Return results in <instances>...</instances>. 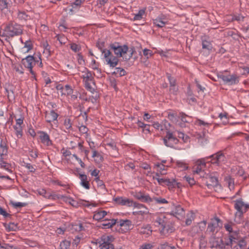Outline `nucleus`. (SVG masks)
Listing matches in <instances>:
<instances>
[{
  "instance_id": "nucleus-1",
  "label": "nucleus",
  "mask_w": 249,
  "mask_h": 249,
  "mask_svg": "<svg viewBox=\"0 0 249 249\" xmlns=\"http://www.w3.org/2000/svg\"><path fill=\"white\" fill-rule=\"evenodd\" d=\"M22 32V27L20 25L14 22H10L6 25L2 36L8 38L13 37L20 35Z\"/></svg>"
},
{
  "instance_id": "nucleus-2",
  "label": "nucleus",
  "mask_w": 249,
  "mask_h": 249,
  "mask_svg": "<svg viewBox=\"0 0 249 249\" xmlns=\"http://www.w3.org/2000/svg\"><path fill=\"white\" fill-rule=\"evenodd\" d=\"M230 241L227 243H224L221 237H216L214 234H213L210 238L209 242L211 248H215L218 249H224L226 246L231 245L232 247L233 242L236 243V238L232 235H230Z\"/></svg>"
},
{
  "instance_id": "nucleus-3",
  "label": "nucleus",
  "mask_w": 249,
  "mask_h": 249,
  "mask_svg": "<svg viewBox=\"0 0 249 249\" xmlns=\"http://www.w3.org/2000/svg\"><path fill=\"white\" fill-rule=\"evenodd\" d=\"M104 44V42H98L96 43V46L100 50L102 53H104V58L107 64L109 65L110 67H115L118 64L119 59L115 57L110 50L103 49Z\"/></svg>"
},
{
  "instance_id": "nucleus-4",
  "label": "nucleus",
  "mask_w": 249,
  "mask_h": 249,
  "mask_svg": "<svg viewBox=\"0 0 249 249\" xmlns=\"http://www.w3.org/2000/svg\"><path fill=\"white\" fill-rule=\"evenodd\" d=\"M155 222L158 223L159 225L161 226L160 232L163 235L172 233L175 230L172 222L164 216L157 217Z\"/></svg>"
},
{
  "instance_id": "nucleus-5",
  "label": "nucleus",
  "mask_w": 249,
  "mask_h": 249,
  "mask_svg": "<svg viewBox=\"0 0 249 249\" xmlns=\"http://www.w3.org/2000/svg\"><path fill=\"white\" fill-rule=\"evenodd\" d=\"M84 71H82L84 74L81 76L83 78L85 84V88L89 91L92 92L94 89L90 86V83H93V77L92 75L91 71H90L87 68L84 67Z\"/></svg>"
},
{
  "instance_id": "nucleus-6",
  "label": "nucleus",
  "mask_w": 249,
  "mask_h": 249,
  "mask_svg": "<svg viewBox=\"0 0 249 249\" xmlns=\"http://www.w3.org/2000/svg\"><path fill=\"white\" fill-rule=\"evenodd\" d=\"M110 48L114 51L115 54L116 55V57L123 56V54L126 53L128 51V46L126 45L121 46L118 42H114L110 44Z\"/></svg>"
},
{
  "instance_id": "nucleus-7",
  "label": "nucleus",
  "mask_w": 249,
  "mask_h": 249,
  "mask_svg": "<svg viewBox=\"0 0 249 249\" xmlns=\"http://www.w3.org/2000/svg\"><path fill=\"white\" fill-rule=\"evenodd\" d=\"M38 60H36V58L32 55H28L25 58L22 59V63L25 67L29 69L30 73L35 77V72L33 70V65H35L36 63L38 62Z\"/></svg>"
},
{
  "instance_id": "nucleus-8",
  "label": "nucleus",
  "mask_w": 249,
  "mask_h": 249,
  "mask_svg": "<svg viewBox=\"0 0 249 249\" xmlns=\"http://www.w3.org/2000/svg\"><path fill=\"white\" fill-rule=\"evenodd\" d=\"M210 158H212L211 161L213 164H216L218 166L221 165L226 161L225 156L221 151L211 155Z\"/></svg>"
},
{
  "instance_id": "nucleus-9",
  "label": "nucleus",
  "mask_w": 249,
  "mask_h": 249,
  "mask_svg": "<svg viewBox=\"0 0 249 249\" xmlns=\"http://www.w3.org/2000/svg\"><path fill=\"white\" fill-rule=\"evenodd\" d=\"M205 174V176H203V178L206 180V184L209 189L216 187L218 185V178L213 174Z\"/></svg>"
},
{
  "instance_id": "nucleus-10",
  "label": "nucleus",
  "mask_w": 249,
  "mask_h": 249,
  "mask_svg": "<svg viewBox=\"0 0 249 249\" xmlns=\"http://www.w3.org/2000/svg\"><path fill=\"white\" fill-rule=\"evenodd\" d=\"M218 76L223 81L224 83L229 85H234L237 84L239 82L238 76L235 74L226 75L222 74L219 75Z\"/></svg>"
},
{
  "instance_id": "nucleus-11",
  "label": "nucleus",
  "mask_w": 249,
  "mask_h": 249,
  "mask_svg": "<svg viewBox=\"0 0 249 249\" xmlns=\"http://www.w3.org/2000/svg\"><path fill=\"white\" fill-rule=\"evenodd\" d=\"M164 144L167 147H172L173 144L176 143L178 139L173 136L172 132L168 131L165 137L163 139Z\"/></svg>"
},
{
  "instance_id": "nucleus-12",
  "label": "nucleus",
  "mask_w": 249,
  "mask_h": 249,
  "mask_svg": "<svg viewBox=\"0 0 249 249\" xmlns=\"http://www.w3.org/2000/svg\"><path fill=\"white\" fill-rule=\"evenodd\" d=\"M132 206L139 209V211L133 212L132 213L134 215H143L149 213L148 209L143 204L133 202Z\"/></svg>"
},
{
  "instance_id": "nucleus-13",
  "label": "nucleus",
  "mask_w": 249,
  "mask_h": 249,
  "mask_svg": "<svg viewBox=\"0 0 249 249\" xmlns=\"http://www.w3.org/2000/svg\"><path fill=\"white\" fill-rule=\"evenodd\" d=\"M245 203L242 201V199L236 200L234 204V208L237 211L235 213V216L241 217L243 216V213H245L244 210L242 209V207H244Z\"/></svg>"
},
{
  "instance_id": "nucleus-14",
  "label": "nucleus",
  "mask_w": 249,
  "mask_h": 249,
  "mask_svg": "<svg viewBox=\"0 0 249 249\" xmlns=\"http://www.w3.org/2000/svg\"><path fill=\"white\" fill-rule=\"evenodd\" d=\"M220 222L221 220L219 218L216 217H214L213 219H212V222L209 223L207 231L212 232L213 234L216 229L219 226V223Z\"/></svg>"
},
{
  "instance_id": "nucleus-15",
  "label": "nucleus",
  "mask_w": 249,
  "mask_h": 249,
  "mask_svg": "<svg viewBox=\"0 0 249 249\" xmlns=\"http://www.w3.org/2000/svg\"><path fill=\"white\" fill-rule=\"evenodd\" d=\"M114 201L118 204L123 206H132L133 204L132 200L123 197H117L113 199Z\"/></svg>"
},
{
  "instance_id": "nucleus-16",
  "label": "nucleus",
  "mask_w": 249,
  "mask_h": 249,
  "mask_svg": "<svg viewBox=\"0 0 249 249\" xmlns=\"http://www.w3.org/2000/svg\"><path fill=\"white\" fill-rule=\"evenodd\" d=\"M109 236L107 237L103 236L101 237V241H103L102 243L100 242H98L100 244V249H114V246L113 244L108 242Z\"/></svg>"
},
{
  "instance_id": "nucleus-17",
  "label": "nucleus",
  "mask_w": 249,
  "mask_h": 249,
  "mask_svg": "<svg viewBox=\"0 0 249 249\" xmlns=\"http://www.w3.org/2000/svg\"><path fill=\"white\" fill-rule=\"evenodd\" d=\"M39 139L42 143L47 146H49L52 144V141L50 139L49 136L47 133L44 131H39Z\"/></svg>"
},
{
  "instance_id": "nucleus-18",
  "label": "nucleus",
  "mask_w": 249,
  "mask_h": 249,
  "mask_svg": "<svg viewBox=\"0 0 249 249\" xmlns=\"http://www.w3.org/2000/svg\"><path fill=\"white\" fill-rule=\"evenodd\" d=\"M138 232L141 234L150 235L152 234V230L150 225H144L137 229Z\"/></svg>"
},
{
  "instance_id": "nucleus-19",
  "label": "nucleus",
  "mask_w": 249,
  "mask_h": 249,
  "mask_svg": "<svg viewBox=\"0 0 249 249\" xmlns=\"http://www.w3.org/2000/svg\"><path fill=\"white\" fill-rule=\"evenodd\" d=\"M172 214L179 219L184 216L185 212L183 208L178 205L175 207L174 210L172 212Z\"/></svg>"
},
{
  "instance_id": "nucleus-20",
  "label": "nucleus",
  "mask_w": 249,
  "mask_h": 249,
  "mask_svg": "<svg viewBox=\"0 0 249 249\" xmlns=\"http://www.w3.org/2000/svg\"><path fill=\"white\" fill-rule=\"evenodd\" d=\"M116 220L114 219H105L103 220V223L101 224L100 227L104 229H109L114 225L116 224Z\"/></svg>"
},
{
  "instance_id": "nucleus-21",
  "label": "nucleus",
  "mask_w": 249,
  "mask_h": 249,
  "mask_svg": "<svg viewBox=\"0 0 249 249\" xmlns=\"http://www.w3.org/2000/svg\"><path fill=\"white\" fill-rule=\"evenodd\" d=\"M58 116V114L53 110H52L50 113H46L45 118L46 119V121L48 123H50L53 121L56 120Z\"/></svg>"
},
{
  "instance_id": "nucleus-22",
  "label": "nucleus",
  "mask_w": 249,
  "mask_h": 249,
  "mask_svg": "<svg viewBox=\"0 0 249 249\" xmlns=\"http://www.w3.org/2000/svg\"><path fill=\"white\" fill-rule=\"evenodd\" d=\"M136 52L134 48H131L129 50L128 48V51L126 53L123 54V58L124 61L129 60L132 56L133 54Z\"/></svg>"
},
{
  "instance_id": "nucleus-23",
  "label": "nucleus",
  "mask_w": 249,
  "mask_h": 249,
  "mask_svg": "<svg viewBox=\"0 0 249 249\" xmlns=\"http://www.w3.org/2000/svg\"><path fill=\"white\" fill-rule=\"evenodd\" d=\"M79 178L81 181V185L86 189H89L90 187L89 184V182L87 181V176L84 174H80Z\"/></svg>"
},
{
  "instance_id": "nucleus-24",
  "label": "nucleus",
  "mask_w": 249,
  "mask_h": 249,
  "mask_svg": "<svg viewBox=\"0 0 249 249\" xmlns=\"http://www.w3.org/2000/svg\"><path fill=\"white\" fill-rule=\"evenodd\" d=\"M120 225L121 227H125L127 230H131L133 227L132 222L128 219L121 220L120 221Z\"/></svg>"
},
{
  "instance_id": "nucleus-25",
  "label": "nucleus",
  "mask_w": 249,
  "mask_h": 249,
  "mask_svg": "<svg viewBox=\"0 0 249 249\" xmlns=\"http://www.w3.org/2000/svg\"><path fill=\"white\" fill-rule=\"evenodd\" d=\"M107 214V212L105 211H100L96 212L93 215V219L99 221L103 218Z\"/></svg>"
},
{
  "instance_id": "nucleus-26",
  "label": "nucleus",
  "mask_w": 249,
  "mask_h": 249,
  "mask_svg": "<svg viewBox=\"0 0 249 249\" xmlns=\"http://www.w3.org/2000/svg\"><path fill=\"white\" fill-rule=\"evenodd\" d=\"M187 218L185 220V224L186 226L190 225L195 218V214L193 211H190L186 215Z\"/></svg>"
},
{
  "instance_id": "nucleus-27",
  "label": "nucleus",
  "mask_w": 249,
  "mask_h": 249,
  "mask_svg": "<svg viewBox=\"0 0 249 249\" xmlns=\"http://www.w3.org/2000/svg\"><path fill=\"white\" fill-rule=\"evenodd\" d=\"M0 148L1 150V152L0 153L1 157H2L4 155H6L8 151V148L5 141L3 140H1Z\"/></svg>"
},
{
  "instance_id": "nucleus-28",
  "label": "nucleus",
  "mask_w": 249,
  "mask_h": 249,
  "mask_svg": "<svg viewBox=\"0 0 249 249\" xmlns=\"http://www.w3.org/2000/svg\"><path fill=\"white\" fill-rule=\"evenodd\" d=\"M179 183H177L175 179H173L172 180H170V179L168 178H167V182H166L165 184V185L168 186L169 189L175 188L176 187V186H177L178 187H179Z\"/></svg>"
},
{
  "instance_id": "nucleus-29",
  "label": "nucleus",
  "mask_w": 249,
  "mask_h": 249,
  "mask_svg": "<svg viewBox=\"0 0 249 249\" xmlns=\"http://www.w3.org/2000/svg\"><path fill=\"white\" fill-rule=\"evenodd\" d=\"M158 249H181L178 246H174L169 245L168 243L165 242L164 244H160Z\"/></svg>"
},
{
  "instance_id": "nucleus-30",
  "label": "nucleus",
  "mask_w": 249,
  "mask_h": 249,
  "mask_svg": "<svg viewBox=\"0 0 249 249\" xmlns=\"http://www.w3.org/2000/svg\"><path fill=\"white\" fill-rule=\"evenodd\" d=\"M0 165L1 168L5 169L10 172H12V170L10 169L11 164L4 161L2 157L0 159Z\"/></svg>"
},
{
  "instance_id": "nucleus-31",
  "label": "nucleus",
  "mask_w": 249,
  "mask_h": 249,
  "mask_svg": "<svg viewBox=\"0 0 249 249\" xmlns=\"http://www.w3.org/2000/svg\"><path fill=\"white\" fill-rule=\"evenodd\" d=\"M52 196L53 197V199H56V198L60 199H60H62L64 201H65L66 202L69 203V201H72V202H74V200L73 199H71V198L68 197L67 196H64L54 195H52Z\"/></svg>"
},
{
  "instance_id": "nucleus-32",
  "label": "nucleus",
  "mask_w": 249,
  "mask_h": 249,
  "mask_svg": "<svg viewBox=\"0 0 249 249\" xmlns=\"http://www.w3.org/2000/svg\"><path fill=\"white\" fill-rule=\"evenodd\" d=\"M166 21H164L161 18H158L154 20V24L159 27H163L166 24Z\"/></svg>"
},
{
  "instance_id": "nucleus-33",
  "label": "nucleus",
  "mask_w": 249,
  "mask_h": 249,
  "mask_svg": "<svg viewBox=\"0 0 249 249\" xmlns=\"http://www.w3.org/2000/svg\"><path fill=\"white\" fill-rule=\"evenodd\" d=\"M18 18L23 20H28L30 18L29 16H28L24 11H19L18 14Z\"/></svg>"
},
{
  "instance_id": "nucleus-34",
  "label": "nucleus",
  "mask_w": 249,
  "mask_h": 249,
  "mask_svg": "<svg viewBox=\"0 0 249 249\" xmlns=\"http://www.w3.org/2000/svg\"><path fill=\"white\" fill-rule=\"evenodd\" d=\"M118 74L119 76H123L126 74V71L122 68H116L115 71L112 73V74Z\"/></svg>"
},
{
  "instance_id": "nucleus-35",
  "label": "nucleus",
  "mask_w": 249,
  "mask_h": 249,
  "mask_svg": "<svg viewBox=\"0 0 249 249\" xmlns=\"http://www.w3.org/2000/svg\"><path fill=\"white\" fill-rule=\"evenodd\" d=\"M14 128L16 131V134L18 137H21L22 136V128L20 125H15Z\"/></svg>"
},
{
  "instance_id": "nucleus-36",
  "label": "nucleus",
  "mask_w": 249,
  "mask_h": 249,
  "mask_svg": "<svg viewBox=\"0 0 249 249\" xmlns=\"http://www.w3.org/2000/svg\"><path fill=\"white\" fill-rule=\"evenodd\" d=\"M179 117L180 118L181 120L184 123H189L191 118L183 112H180L179 114Z\"/></svg>"
},
{
  "instance_id": "nucleus-37",
  "label": "nucleus",
  "mask_w": 249,
  "mask_h": 249,
  "mask_svg": "<svg viewBox=\"0 0 249 249\" xmlns=\"http://www.w3.org/2000/svg\"><path fill=\"white\" fill-rule=\"evenodd\" d=\"M71 242L68 240H64L60 244V248L61 249H68L70 248Z\"/></svg>"
},
{
  "instance_id": "nucleus-38",
  "label": "nucleus",
  "mask_w": 249,
  "mask_h": 249,
  "mask_svg": "<svg viewBox=\"0 0 249 249\" xmlns=\"http://www.w3.org/2000/svg\"><path fill=\"white\" fill-rule=\"evenodd\" d=\"M72 92H73V90L71 88V87L68 85H66L65 87H64V91H62V94H64V95H70L72 93Z\"/></svg>"
},
{
  "instance_id": "nucleus-39",
  "label": "nucleus",
  "mask_w": 249,
  "mask_h": 249,
  "mask_svg": "<svg viewBox=\"0 0 249 249\" xmlns=\"http://www.w3.org/2000/svg\"><path fill=\"white\" fill-rule=\"evenodd\" d=\"M194 171L196 174H199L200 177H203V176H205V173L202 170V167L200 165H196V167L194 168Z\"/></svg>"
},
{
  "instance_id": "nucleus-40",
  "label": "nucleus",
  "mask_w": 249,
  "mask_h": 249,
  "mask_svg": "<svg viewBox=\"0 0 249 249\" xmlns=\"http://www.w3.org/2000/svg\"><path fill=\"white\" fill-rule=\"evenodd\" d=\"M202 45L203 49H207L208 50H211L212 48L211 42L205 40H202Z\"/></svg>"
},
{
  "instance_id": "nucleus-41",
  "label": "nucleus",
  "mask_w": 249,
  "mask_h": 249,
  "mask_svg": "<svg viewBox=\"0 0 249 249\" xmlns=\"http://www.w3.org/2000/svg\"><path fill=\"white\" fill-rule=\"evenodd\" d=\"M5 228L8 231H16L18 229V225L14 223H10L7 226H5Z\"/></svg>"
},
{
  "instance_id": "nucleus-42",
  "label": "nucleus",
  "mask_w": 249,
  "mask_h": 249,
  "mask_svg": "<svg viewBox=\"0 0 249 249\" xmlns=\"http://www.w3.org/2000/svg\"><path fill=\"white\" fill-rule=\"evenodd\" d=\"M33 46L32 43V42L30 40L26 41L24 42V48H27V50L26 51V53L29 52L30 50L33 49Z\"/></svg>"
},
{
  "instance_id": "nucleus-43",
  "label": "nucleus",
  "mask_w": 249,
  "mask_h": 249,
  "mask_svg": "<svg viewBox=\"0 0 249 249\" xmlns=\"http://www.w3.org/2000/svg\"><path fill=\"white\" fill-rule=\"evenodd\" d=\"M153 200H155L156 203L158 204H164L168 203V202L165 198H162L161 197H153Z\"/></svg>"
},
{
  "instance_id": "nucleus-44",
  "label": "nucleus",
  "mask_w": 249,
  "mask_h": 249,
  "mask_svg": "<svg viewBox=\"0 0 249 249\" xmlns=\"http://www.w3.org/2000/svg\"><path fill=\"white\" fill-rule=\"evenodd\" d=\"M167 76L170 83V86H176V80L175 78L171 76L170 74L167 73Z\"/></svg>"
},
{
  "instance_id": "nucleus-45",
  "label": "nucleus",
  "mask_w": 249,
  "mask_h": 249,
  "mask_svg": "<svg viewBox=\"0 0 249 249\" xmlns=\"http://www.w3.org/2000/svg\"><path fill=\"white\" fill-rule=\"evenodd\" d=\"M64 125L67 129L71 128L72 126L71 120L69 118H66L64 120Z\"/></svg>"
},
{
  "instance_id": "nucleus-46",
  "label": "nucleus",
  "mask_w": 249,
  "mask_h": 249,
  "mask_svg": "<svg viewBox=\"0 0 249 249\" xmlns=\"http://www.w3.org/2000/svg\"><path fill=\"white\" fill-rule=\"evenodd\" d=\"M183 179L186 180L190 184V186H192L196 183V181L194 178L189 176L184 177Z\"/></svg>"
},
{
  "instance_id": "nucleus-47",
  "label": "nucleus",
  "mask_w": 249,
  "mask_h": 249,
  "mask_svg": "<svg viewBox=\"0 0 249 249\" xmlns=\"http://www.w3.org/2000/svg\"><path fill=\"white\" fill-rule=\"evenodd\" d=\"M0 248L2 249H20L18 247H15L8 244H3L0 246Z\"/></svg>"
},
{
  "instance_id": "nucleus-48",
  "label": "nucleus",
  "mask_w": 249,
  "mask_h": 249,
  "mask_svg": "<svg viewBox=\"0 0 249 249\" xmlns=\"http://www.w3.org/2000/svg\"><path fill=\"white\" fill-rule=\"evenodd\" d=\"M144 10H140L138 13L136 14L134 16L135 20H141L142 18V16L144 14Z\"/></svg>"
},
{
  "instance_id": "nucleus-49",
  "label": "nucleus",
  "mask_w": 249,
  "mask_h": 249,
  "mask_svg": "<svg viewBox=\"0 0 249 249\" xmlns=\"http://www.w3.org/2000/svg\"><path fill=\"white\" fill-rule=\"evenodd\" d=\"M80 204L81 205L85 206V207H89L90 206H92L93 207H95L97 205V204L96 203H91L89 201H85V200H81Z\"/></svg>"
},
{
  "instance_id": "nucleus-50",
  "label": "nucleus",
  "mask_w": 249,
  "mask_h": 249,
  "mask_svg": "<svg viewBox=\"0 0 249 249\" xmlns=\"http://www.w3.org/2000/svg\"><path fill=\"white\" fill-rule=\"evenodd\" d=\"M154 179H156L158 182L159 184L161 185H165L166 182H167V178H156L153 177Z\"/></svg>"
},
{
  "instance_id": "nucleus-51",
  "label": "nucleus",
  "mask_w": 249,
  "mask_h": 249,
  "mask_svg": "<svg viewBox=\"0 0 249 249\" xmlns=\"http://www.w3.org/2000/svg\"><path fill=\"white\" fill-rule=\"evenodd\" d=\"M9 4L8 0H0V6L1 9L7 8Z\"/></svg>"
},
{
  "instance_id": "nucleus-52",
  "label": "nucleus",
  "mask_w": 249,
  "mask_h": 249,
  "mask_svg": "<svg viewBox=\"0 0 249 249\" xmlns=\"http://www.w3.org/2000/svg\"><path fill=\"white\" fill-rule=\"evenodd\" d=\"M153 200V198H152L150 197L148 195H145V194L143 196L142 199L141 201L143 202H151Z\"/></svg>"
},
{
  "instance_id": "nucleus-53",
  "label": "nucleus",
  "mask_w": 249,
  "mask_h": 249,
  "mask_svg": "<svg viewBox=\"0 0 249 249\" xmlns=\"http://www.w3.org/2000/svg\"><path fill=\"white\" fill-rule=\"evenodd\" d=\"M0 214L2 215L4 218L11 217V215L6 212L2 207H0Z\"/></svg>"
},
{
  "instance_id": "nucleus-54",
  "label": "nucleus",
  "mask_w": 249,
  "mask_h": 249,
  "mask_svg": "<svg viewBox=\"0 0 249 249\" xmlns=\"http://www.w3.org/2000/svg\"><path fill=\"white\" fill-rule=\"evenodd\" d=\"M169 91L170 93L177 95L178 91V88L176 86H170Z\"/></svg>"
},
{
  "instance_id": "nucleus-55",
  "label": "nucleus",
  "mask_w": 249,
  "mask_h": 249,
  "mask_svg": "<svg viewBox=\"0 0 249 249\" xmlns=\"http://www.w3.org/2000/svg\"><path fill=\"white\" fill-rule=\"evenodd\" d=\"M12 204L15 208L18 207H23L27 205V203L21 202H12Z\"/></svg>"
},
{
  "instance_id": "nucleus-56",
  "label": "nucleus",
  "mask_w": 249,
  "mask_h": 249,
  "mask_svg": "<svg viewBox=\"0 0 249 249\" xmlns=\"http://www.w3.org/2000/svg\"><path fill=\"white\" fill-rule=\"evenodd\" d=\"M71 49L76 53L80 50V47L75 43H72L71 45Z\"/></svg>"
},
{
  "instance_id": "nucleus-57",
  "label": "nucleus",
  "mask_w": 249,
  "mask_h": 249,
  "mask_svg": "<svg viewBox=\"0 0 249 249\" xmlns=\"http://www.w3.org/2000/svg\"><path fill=\"white\" fill-rule=\"evenodd\" d=\"M244 18V17L240 15H234L232 18V20H237L238 21H243Z\"/></svg>"
},
{
  "instance_id": "nucleus-58",
  "label": "nucleus",
  "mask_w": 249,
  "mask_h": 249,
  "mask_svg": "<svg viewBox=\"0 0 249 249\" xmlns=\"http://www.w3.org/2000/svg\"><path fill=\"white\" fill-rule=\"evenodd\" d=\"M144 194L141 192H136L135 193V194L134 195V196L140 200V201L142 200V197H143V196H144Z\"/></svg>"
},
{
  "instance_id": "nucleus-59",
  "label": "nucleus",
  "mask_w": 249,
  "mask_h": 249,
  "mask_svg": "<svg viewBox=\"0 0 249 249\" xmlns=\"http://www.w3.org/2000/svg\"><path fill=\"white\" fill-rule=\"evenodd\" d=\"M153 126L156 129H160L161 131H162L163 130V126L158 122L154 123V124H153Z\"/></svg>"
},
{
  "instance_id": "nucleus-60",
  "label": "nucleus",
  "mask_w": 249,
  "mask_h": 249,
  "mask_svg": "<svg viewBox=\"0 0 249 249\" xmlns=\"http://www.w3.org/2000/svg\"><path fill=\"white\" fill-rule=\"evenodd\" d=\"M153 246L150 244H145L141 245L139 249H152Z\"/></svg>"
},
{
  "instance_id": "nucleus-61",
  "label": "nucleus",
  "mask_w": 249,
  "mask_h": 249,
  "mask_svg": "<svg viewBox=\"0 0 249 249\" xmlns=\"http://www.w3.org/2000/svg\"><path fill=\"white\" fill-rule=\"evenodd\" d=\"M25 167L27 168L30 172H35L36 171L35 168L30 163H25Z\"/></svg>"
},
{
  "instance_id": "nucleus-62",
  "label": "nucleus",
  "mask_w": 249,
  "mask_h": 249,
  "mask_svg": "<svg viewBox=\"0 0 249 249\" xmlns=\"http://www.w3.org/2000/svg\"><path fill=\"white\" fill-rule=\"evenodd\" d=\"M79 131L83 134H86L88 132V128L85 125H81L79 128Z\"/></svg>"
},
{
  "instance_id": "nucleus-63",
  "label": "nucleus",
  "mask_w": 249,
  "mask_h": 249,
  "mask_svg": "<svg viewBox=\"0 0 249 249\" xmlns=\"http://www.w3.org/2000/svg\"><path fill=\"white\" fill-rule=\"evenodd\" d=\"M195 124H198V125H209V124L206 123L204 121L201 120L200 119H197V120L196 121Z\"/></svg>"
},
{
  "instance_id": "nucleus-64",
  "label": "nucleus",
  "mask_w": 249,
  "mask_h": 249,
  "mask_svg": "<svg viewBox=\"0 0 249 249\" xmlns=\"http://www.w3.org/2000/svg\"><path fill=\"white\" fill-rule=\"evenodd\" d=\"M237 245L239 247L240 249H242L243 247L245 246L246 243L244 240H240Z\"/></svg>"
}]
</instances>
